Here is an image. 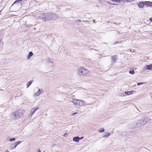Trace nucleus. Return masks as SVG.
I'll return each mask as SVG.
<instances>
[{"mask_svg": "<svg viewBox=\"0 0 152 152\" xmlns=\"http://www.w3.org/2000/svg\"><path fill=\"white\" fill-rule=\"evenodd\" d=\"M149 121V119L148 118H142L136 120L134 124L135 127L139 128L145 124Z\"/></svg>", "mask_w": 152, "mask_h": 152, "instance_id": "nucleus-1", "label": "nucleus"}, {"mask_svg": "<svg viewBox=\"0 0 152 152\" xmlns=\"http://www.w3.org/2000/svg\"><path fill=\"white\" fill-rule=\"evenodd\" d=\"M25 111L23 109H20L15 111L11 115V117L12 119L18 118L22 117L23 114Z\"/></svg>", "mask_w": 152, "mask_h": 152, "instance_id": "nucleus-2", "label": "nucleus"}, {"mask_svg": "<svg viewBox=\"0 0 152 152\" xmlns=\"http://www.w3.org/2000/svg\"><path fill=\"white\" fill-rule=\"evenodd\" d=\"M52 15V13H42L39 17L43 21H48L51 20V16Z\"/></svg>", "mask_w": 152, "mask_h": 152, "instance_id": "nucleus-3", "label": "nucleus"}, {"mask_svg": "<svg viewBox=\"0 0 152 152\" xmlns=\"http://www.w3.org/2000/svg\"><path fill=\"white\" fill-rule=\"evenodd\" d=\"M78 74L81 75L86 76L87 74H90V72L88 70L83 67L80 68L77 72Z\"/></svg>", "mask_w": 152, "mask_h": 152, "instance_id": "nucleus-4", "label": "nucleus"}, {"mask_svg": "<svg viewBox=\"0 0 152 152\" xmlns=\"http://www.w3.org/2000/svg\"><path fill=\"white\" fill-rule=\"evenodd\" d=\"M72 102L74 104L77 106L81 107L83 106L85 103V101L83 100H78L76 99H74Z\"/></svg>", "mask_w": 152, "mask_h": 152, "instance_id": "nucleus-5", "label": "nucleus"}, {"mask_svg": "<svg viewBox=\"0 0 152 152\" xmlns=\"http://www.w3.org/2000/svg\"><path fill=\"white\" fill-rule=\"evenodd\" d=\"M43 92V91L42 89L39 88L38 91L35 93L34 94V96H39Z\"/></svg>", "mask_w": 152, "mask_h": 152, "instance_id": "nucleus-6", "label": "nucleus"}, {"mask_svg": "<svg viewBox=\"0 0 152 152\" xmlns=\"http://www.w3.org/2000/svg\"><path fill=\"white\" fill-rule=\"evenodd\" d=\"M112 1V2H107L110 4L112 5H116L117 4H116V3H120L121 2V0H110Z\"/></svg>", "mask_w": 152, "mask_h": 152, "instance_id": "nucleus-7", "label": "nucleus"}, {"mask_svg": "<svg viewBox=\"0 0 152 152\" xmlns=\"http://www.w3.org/2000/svg\"><path fill=\"white\" fill-rule=\"evenodd\" d=\"M136 92V91H126L125 92V94L127 95H130L132 94L133 93H135Z\"/></svg>", "mask_w": 152, "mask_h": 152, "instance_id": "nucleus-8", "label": "nucleus"}, {"mask_svg": "<svg viewBox=\"0 0 152 152\" xmlns=\"http://www.w3.org/2000/svg\"><path fill=\"white\" fill-rule=\"evenodd\" d=\"M58 17L56 14H53L52 13V15L51 16V20H56L58 19Z\"/></svg>", "mask_w": 152, "mask_h": 152, "instance_id": "nucleus-9", "label": "nucleus"}, {"mask_svg": "<svg viewBox=\"0 0 152 152\" xmlns=\"http://www.w3.org/2000/svg\"><path fill=\"white\" fill-rule=\"evenodd\" d=\"M144 69L145 70H151L152 69V64L146 66Z\"/></svg>", "mask_w": 152, "mask_h": 152, "instance_id": "nucleus-10", "label": "nucleus"}, {"mask_svg": "<svg viewBox=\"0 0 152 152\" xmlns=\"http://www.w3.org/2000/svg\"><path fill=\"white\" fill-rule=\"evenodd\" d=\"M39 107H36L33 108L31 110V112L33 113L34 114L35 112L39 109Z\"/></svg>", "mask_w": 152, "mask_h": 152, "instance_id": "nucleus-11", "label": "nucleus"}, {"mask_svg": "<svg viewBox=\"0 0 152 152\" xmlns=\"http://www.w3.org/2000/svg\"><path fill=\"white\" fill-rule=\"evenodd\" d=\"M144 3L145 4L149 6H152V2L150 1H144Z\"/></svg>", "mask_w": 152, "mask_h": 152, "instance_id": "nucleus-12", "label": "nucleus"}, {"mask_svg": "<svg viewBox=\"0 0 152 152\" xmlns=\"http://www.w3.org/2000/svg\"><path fill=\"white\" fill-rule=\"evenodd\" d=\"M80 137H75L73 138V140L76 142H78Z\"/></svg>", "mask_w": 152, "mask_h": 152, "instance_id": "nucleus-13", "label": "nucleus"}, {"mask_svg": "<svg viewBox=\"0 0 152 152\" xmlns=\"http://www.w3.org/2000/svg\"><path fill=\"white\" fill-rule=\"evenodd\" d=\"M145 4L144 3V1L140 2L138 4V6L139 7L141 8H142L144 6Z\"/></svg>", "mask_w": 152, "mask_h": 152, "instance_id": "nucleus-14", "label": "nucleus"}, {"mask_svg": "<svg viewBox=\"0 0 152 152\" xmlns=\"http://www.w3.org/2000/svg\"><path fill=\"white\" fill-rule=\"evenodd\" d=\"M21 142V141H19L15 143V146L14 147H12L11 149H13L15 148L17 145L18 144H20Z\"/></svg>", "mask_w": 152, "mask_h": 152, "instance_id": "nucleus-15", "label": "nucleus"}, {"mask_svg": "<svg viewBox=\"0 0 152 152\" xmlns=\"http://www.w3.org/2000/svg\"><path fill=\"white\" fill-rule=\"evenodd\" d=\"M33 55V53L32 52H29L28 55L27 56V58L29 59L30 57Z\"/></svg>", "mask_w": 152, "mask_h": 152, "instance_id": "nucleus-16", "label": "nucleus"}, {"mask_svg": "<svg viewBox=\"0 0 152 152\" xmlns=\"http://www.w3.org/2000/svg\"><path fill=\"white\" fill-rule=\"evenodd\" d=\"M116 58L115 56H114L112 57V60L113 61V62H115V61Z\"/></svg>", "mask_w": 152, "mask_h": 152, "instance_id": "nucleus-17", "label": "nucleus"}, {"mask_svg": "<svg viewBox=\"0 0 152 152\" xmlns=\"http://www.w3.org/2000/svg\"><path fill=\"white\" fill-rule=\"evenodd\" d=\"M134 0H121V1H127L128 2H132L134 1Z\"/></svg>", "mask_w": 152, "mask_h": 152, "instance_id": "nucleus-18", "label": "nucleus"}, {"mask_svg": "<svg viewBox=\"0 0 152 152\" xmlns=\"http://www.w3.org/2000/svg\"><path fill=\"white\" fill-rule=\"evenodd\" d=\"M47 62L48 63L50 64V65H52L53 64V62L51 60H48Z\"/></svg>", "mask_w": 152, "mask_h": 152, "instance_id": "nucleus-19", "label": "nucleus"}, {"mask_svg": "<svg viewBox=\"0 0 152 152\" xmlns=\"http://www.w3.org/2000/svg\"><path fill=\"white\" fill-rule=\"evenodd\" d=\"M104 129L103 128H102L99 130V132H104Z\"/></svg>", "mask_w": 152, "mask_h": 152, "instance_id": "nucleus-20", "label": "nucleus"}, {"mask_svg": "<svg viewBox=\"0 0 152 152\" xmlns=\"http://www.w3.org/2000/svg\"><path fill=\"white\" fill-rule=\"evenodd\" d=\"M68 133H65L63 134V136L64 137H67L68 136Z\"/></svg>", "mask_w": 152, "mask_h": 152, "instance_id": "nucleus-21", "label": "nucleus"}, {"mask_svg": "<svg viewBox=\"0 0 152 152\" xmlns=\"http://www.w3.org/2000/svg\"><path fill=\"white\" fill-rule=\"evenodd\" d=\"M15 140V138H10V139L9 141L10 142H11V141Z\"/></svg>", "mask_w": 152, "mask_h": 152, "instance_id": "nucleus-22", "label": "nucleus"}, {"mask_svg": "<svg viewBox=\"0 0 152 152\" xmlns=\"http://www.w3.org/2000/svg\"><path fill=\"white\" fill-rule=\"evenodd\" d=\"M144 83H143V82H141V83H137V84L138 86H139L140 85H142V84H143Z\"/></svg>", "mask_w": 152, "mask_h": 152, "instance_id": "nucleus-23", "label": "nucleus"}, {"mask_svg": "<svg viewBox=\"0 0 152 152\" xmlns=\"http://www.w3.org/2000/svg\"><path fill=\"white\" fill-rule=\"evenodd\" d=\"M129 73L132 74H134V71H129Z\"/></svg>", "mask_w": 152, "mask_h": 152, "instance_id": "nucleus-24", "label": "nucleus"}, {"mask_svg": "<svg viewBox=\"0 0 152 152\" xmlns=\"http://www.w3.org/2000/svg\"><path fill=\"white\" fill-rule=\"evenodd\" d=\"M77 113H78L77 112H75V113H72V116H74L76 114H77Z\"/></svg>", "mask_w": 152, "mask_h": 152, "instance_id": "nucleus-25", "label": "nucleus"}, {"mask_svg": "<svg viewBox=\"0 0 152 152\" xmlns=\"http://www.w3.org/2000/svg\"><path fill=\"white\" fill-rule=\"evenodd\" d=\"M32 82V81H31L29 82V84L28 86H27V88H28L29 86L31 84Z\"/></svg>", "mask_w": 152, "mask_h": 152, "instance_id": "nucleus-26", "label": "nucleus"}, {"mask_svg": "<svg viewBox=\"0 0 152 152\" xmlns=\"http://www.w3.org/2000/svg\"><path fill=\"white\" fill-rule=\"evenodd\" d=\"M34 113H33L31 112V113L29 114V116L30 117H31L33 114H34Z\"/></svg>", "mask_w": 152, "mask_h": 152, "instance_id": "nucleus-27", "label": "nucleus"}, {"mask_svg": "<svg viewBox=\"0 0 152 152\" xmlns=\"http://www.w3.org/2000/svg\"><path fill=\"white\" fill-rule=\"evenodd\" d=\"M110 133H108L107 134V136H110Z\"/></svg>", "mask_w": 152, "mask_h": 152, "instance_id": "nucleus-28", "label": "nucleus"}, {"mask_svg": "<svg viewBox=\"0 0 152 152\" xmlns=\"http://www.w3.org/2000/svg\"><path fill=\"white\" fill-rule=\"evenodd\" d=\"M83 138V137H81L80 138V137L79 140H80L82 139Z\"/></svg>", "mask_w": 152, "mask_h": 152, "instance_id": "nucleus-29", "label": "nucleus"}, {"mask_svg": "<svg viewBox=\"0 0 152 152\" xmlns=\"http://www.w3.org/2000/svg\"><path fill=\"white\" fill-rule=\"evenodd\" d=\"M150 20L151 21H152V18H151L150 19Z\"/></svg>", "mask_w": 152, "mask_h": 152, "instance_id": "nucleus-30", "label": "nucleus"}, {"mask_svg": "<svg viewBox=\"0 0 152 152\" xmlns=\"http://www.w3.org/2000/svg\"><path fill=\"white\" fill-rule=\"evenodd\" d=\"M40 150H39L38 151V152H40Z\"/></svg>", "mask_w": 152, "mask_h": 152, "instance_id": "nucleus-31", "label": "nucleus"}, {"mask_svg": "<svg viewBox=\"0 0 152 152\" xmlns=\"http://www.w3.org/2000/svg\"><path fill=\"white\" fill-rule=\"evenodd\" d=\"M5 152H9L8 150L6 151Z\"/></svg>", "mask_w": 152, "mask_h": 152, "instance_id": "nucleus-32", "label": "nucleus"}]
</instances>
